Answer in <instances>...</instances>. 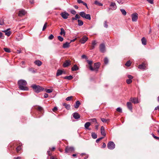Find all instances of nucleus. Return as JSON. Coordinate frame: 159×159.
Instances as JSON below:
<instances>
[{
    "mask_svg": "<svg viewBox=\"0 0 159 159\" xmlns=\"http://www.w3.org/2000/svg\"><path fill=\"white\" fill-rule=\"evenodd\" d=\"M94 4L98 6H102V4L97 1H95L94 2Z\"/></svg>",
    "mask_w": 159,
    "mask_h": 159,
    "instance_id": "33",
    "label": "nucleus"
},
{
    "mask_svg": "<svg viewBox=\"0 0 159 159\" xmlns=\"http://www.w3.org/2000/svg\"><path fill=\"white\" fill-rule=\"evenodd\" d=\"M60 15L64 19H67L69 16V14L66 12H62L61 13Z\"/></svg>",
    "mask_w": 159,
    "mask_h": 159,
    "instance_id": "6",
    "label": "nucleus"
},
{
    "mask_svg": "<svg viewBox=\"0 0 159 159\" xmlns=\"http://www.w3.org/2000/svg\"><path fill=\"white\" fill-rule=\"evenodd\" d=\"M54 38V36L51 34L48 37V39L50 40H52Z\"/></svg>",
    "mask_w": 159,
    "mask_h": 159,
    "instance_id": "49",
    "label": "nucleus"
},
{
    "mask_svg": "<svg viewBox=\"0 0 159 159\" xmlns=\"http://www.w3.org/2000/svg\"><path fill=\"white\" fill-rule=\"evenodd\" d=\"M72 98L73 97L71 96L68 97L66 98V100L67 101H70Z\"/></svg>",
    "mask_w": 159,
    "mask_h": 159,
    "instance_id": "48",
    "label": "nucleus"
},
{
    "mask_svg": "<svg viewBox=\"0 0 159 159\" xmlns=\"http://www.w3.org/2000/svg\"><path fill=\"white\" fill-rule=\"evenodd\" d=\"M73 77L72 75H69L68 76H66L64 77V78L65 79L68 80H70L73 79Z\"/></svg>",
    "mask_w": 159,
    "mask_h": 159,
    "instance_id": "26",
    "label": "nucleus"
},
{
    "mask_svg": "<svg viewBox=\"0 0 159 159\" xmlns=\"http://www.w3.org/2000/svg\"><path fill=\"white\" fill-rule=\"evenodd\" d=\"M96 44V41L95 40L93 41L92 42V45H94L95 46V45Z\"/></svg>",
    "mask_w": 159,
    "mask_h": 159,
    "instance_id": "56",
    "label": "nucleus"
},
{
    "mask_svg": "<svg viewBox=\"0 0 159 159\" xmlns=\"http://www.w3.org/2000/svg\"><path fill=\"white\" fill-rule=\"evenodd\" d=\"M9 30H10V29H8L6 30L3 31V32L5 33V35L8 36H10L11 33V32L10 31H8Z\"/></svg>",
    "mask_w": 159,
    "mask_h": 159,
    "instance_id": "17",
    "label": "nucleus"
},
{
    "mask_svg": "<svg viewBox=\"0 0 159 159\" xmlns=\"http://www.w3.org/2000/svg\"><path fill=\"white\" fill-rule=\"evenodd\" d=\"M120 11H121V13H122V14H123V15H126V12L125 10L121 9H120Z\"/></svg>",
    "mask_w": 159,
    "mask_h": 159,
    "instance_id": "41",
    "label": "nucleus"
},
{
    "mask_svg": "<svg viewBox=\"0 0 159 159\" xmlns=\"http://www.w3.org/2000/svg\"><path fill=\"white\" fill-rule=\"evenodd\" d=\"M70 12L73 15H75L76 13V11L74 10H71Z\"/></svg>",
    "mask_w": 159,
    "mask_h": 159,
    "instance_id": "52",
    "label": "nucleus"
},
{
    "mask_svg": "<svg viewBox=\"0 0 159 159\" xmlns=\"http://www.w3.org/2000/svg\"><path fill=\"white\" fill-rule=\"evenodd\" d=\"M63 106H64L67 109L69 110L70 108V105L69 104H66L65 103H63Z\"/></svg>",
    "mask_w": 159,
    "mask_h": 159,
    "instance_id": "22",
    "label": "nucleus"
},
{
    "mask_svg": "<svg viewBox=\"0 0 159 159\" xmlns=\"http://www.w3.org/2000/svg\"><path fill=\"white\" fill-rule=\"evenodd\" d=\"M87 63H88V64H89V69H90V70H94L93 68V67L92 66V64H93V61H92L90 60V61H89V60H87Z\"/></svg>",
    "mask_w": 159,
    "mask_h": 159,
    "instance_id": "13",
    "label": "nucleus"
},
{
    "mask_svg": "<svg viewBox=\"0 0 159 159\" xmlns=\"http://www.w3.org/2000/svg\"><path fill=\"white\" fill-rule=\"evenodd\" d=\"M146 65H147L145 63H143L141 64L139 66L138 68L143 70L147 69V68H146Z\"/></svg>",
    "mask_w": 159,
    "mask_h": 159,
    "instance_id": "10",
    "label": "nucleus"
},
{
    "mask_svg": "<svg viewBox=\"0 0 159 159\" xmlns=\"http://www.w3.org/2000/svg\"><path fill=\"white\" fill-rule=\"evenodd\" d=\"M77 2L79 3H83V2L82 0H77Z\"/></svg>",
    "mask_w": 159,
    "mask_h": 159,
    "instance_id": "60",
    "label": "nucleus"
},
{
    "mask_svg": "<svg viewBox=\"0 0 159 159\" xmlns=\"http://www.w3.org/2000/svg\"><path fill=\"white\" fill-rule=\"evenodd\" d=\"M18 84L19 89L23 90H28L29 89L28 87L25 86L27 84L26 81L23 80H20L18 81Z\"/></svg>",
    "mask_w": 159,
    "mask_h": 159,
    "instance_id": "1",
    "label": "nucleus"
},
{
    "mask_svg": "<svg viewBox=\"0 0 159 159\" xmlns=\"http://www.w3.org/2000/svg\"><path fill=\"white\" fill-rule=\"evenodd\" d=\"M21 157H14L13 159H21Z\"/></svg>",
    "mask_w": 159,
    "mask_h": 159,
    "instance_id": "61",
    "label": "nucleus"
},
{
    "mask_svg": "<svg viewBox=\"0 0 159 159\" xmlns=\"http://www.w3.org/2000/svg\"><path fill=\"white\" fill-rule=\"evenodd\" d=\"M128 77L129 78V79H132L133 78V77L132 76L130 75H128Z\"/></svg>",
    "mask_w": 159,
    "mask_h": 159,
    "instance_id": "55",
    "label": "nucleus"
},
{
    "mask_svg": "<svg viewBox=\"0 0 159 159\" xmlns=\"http://www.w3.org/2000/svg\"><path fill=\"white\" fill-rule=\"evenodd\" d=\"M90 123L89 122L86 123L84 125V127L87 129H89V127L90 125Z\"/></svg>",
    "mask_w": 159,
    "mask_h": 159,
    "instance_id": "23",
    "label": "nucleus"
},
{
    "mask_svg": "<svg viewBox=\"0 0 159 159\" xmlns=\"http://www.w3.org/2000/svg\"><path fill=\"white\" fill-rule=\"evenodd\" d=\"M31 87L34 89V92L37 93H39L44 90V89L43 87L36 84L32 85Z\"/></svg>",
    "mask_w": 159,
    "mask_h": 159,
    "instance_id": "2",
    "label": "nucleus"
},
{
    "mask_svg": "<svg viewBox=\"0 0 159 159\" xmlns=\"http://www.w3.org/2000/svg\"><path fill=\"white\" fill-rule=\"evenodd\" d=\"M106 147V144L103 143V144H102V148H105Z\"/></svg>",
    "mask_w": 159,
    "mask_h": 159,
    "instance_id": "62",
    "label": "nucleus"
},
{
    "mask_svg": "<svg viewBox=\"0 0 159 159\" xmlns=\"http://www.w3.org/2000/svg\"><path fill=\"white\" fill-rule=\"evenodd\" d=\"M110 6L111 7H113V9H116L117 8L116 3L114 2H111Z\"/></svg>",
    "mask_w": 159,
    "mask_h": 159,
    "instance_id": "24",
    "label": "nucleus"
},
{
    "mask_svg": "<svg viewBox=\"0 0 159 159\" xmlns=\"http://www.w3.org/2000/svg\"><path fill=\"white\" fill-rule=\"evenodd\" d=\"M71 64V61L70 60H66L64 62L63 66L64 67L68 66Z\"/></svg>",
    "mask_w": 159,
    "mask_h": 159,
    "instance_id": "5",
    "label": "nucleus"
},
{
    "mask_svg": "<svg viewBox=\"0 0 159 159\" xmlns=\"http://www.w3.org/2000/svg\"><path fill=\"white\" fill-rule=\"evenodd\" d=\"M75 17L76 19H79L80 18V16L78 15V14H76L75 16Z\"/></svg>",
    "mask_w": 159,
    "mask_h": 159,
    "instance_id": "53",
    "label": "nucleus"
},
{
    "mask_svg": "<svg viewBox=\"0 0 159 159\" xmlns=\"http://www.w3.org/2000/svg\"><path fill=\"white\" fill-rule=\"evenodd\" d=\"M91 136L92 138L93 139H96L97 137V135L95 133H92L91 134Z\"/></svg>",
    "mask_w": 159,
    "mask_h": 159,
    "instance_id": "29",
    "label": "nucleus"
},
{
    "mask_svg": "<svg viewBox=\"0 0 159 159\" xmlns=\"http://www.w3.org/2000/svg\"><path fill=\"white\" fill-rule=\"evenodd\" d=\"M75 151L74 148L73 147L67 146L65 149V152L67 153H70Z\"/></svg>",
    "mask_w": 159,
    "mask_h": 159,
    "instance_id": "4",
    "label": "nucleus"
},
{
    "mask_svg": "<svg viewBox=\"0 0 159 159\" xmlns=\"http://www.w3.org/2000/svg\"><path fill=\"white\" fill-rule=\"evenodd\" d=\"M79 68L77 65L75 64L71 68V70H78Z\"/></svg>",
    "mask_w": 159,
    "mask_h": 159,
    "instance_id": "37",
    "label": "nucleus"
},
{
    "mask_svg": "<svg viewBox=\"0 0 159 159\" xmlns=\"http://www.w3.org/2000/svg\"><path fill=\"white\" fill-rule=\"evenodd\" d=\"M107 21H105L104 22V26L106 28H107L108 27V25H107Z\"/></svg>",
    "mask_w": 159,
    "mask_h": 159,
    "instance_id": "47",
    "label": "nucleus"
},
{
    "mask_svg": "<svg viewBox=\"0 0 159 159\" xmlns=\"http://www.w3.org/2000/svg\"><path fill=\"white\" fill-rule=\"evenodd\" d=\"M21 149V146H19L17 147L16 148V150L17 152H19V151Z\"/></svg>",
    "mask_w": 159,
    "mask_h": 159,
    "instance_id": "46",
    "label": "nucleus"
},
{
    "mask_svg": "<svg viewBox=\"0 0 159 159\" xmlns=\"http://www.w3.org/2000/svg\"><path fill=\"white\" fill-rule=\"evenodd\" d=\"M4 36H3L2 33L0 32V38L2 39L4 38Z\"/></svg>",
    "mask_w": 159,
    "mask_h": 159,
    "instance_id": "54",
    "label": "nucleus"
},
{
    "mask_svg": "<svg viewBox=\"0 0 159 159\" xmlns=\"http://www.w3.org/2000/svg\"><path fill=\"white\" fill-rule=\"evenodd\" d=\"M73 117L75 119H78L80 117V116L77 112H75L73 114Z\"/></svg>",
    "mask_w": 159,
    "mask_h": 159,
    "instance_id": "14",
    "label": "nucleus"
},
{
    "mask_svg": "<svg viewBox=\"0 0 159 159\" xmlns=\"http://www.w3.org/2000/svg\"><path fill=\"white\" fill-rule=\"evenodd\" d=\"M57 39L61 42H62L63 40V38L60 36H58Z\"/></svg>",
    "mask_w": 159,
    "mask_h": 159,
    "instance_id": "39",
    "label": "nucleus"
},
{
    "mask_svg": "<svg viewBox=\"0 0 159 159\" xmlns=\"http://www.w3.org/2000/svg\"><path fill=\"white\" fill-rule=\"evenodd\" d=\"M38 109L39 111H41L43 109V108L42 107H39L38 108Z\"/></svg>",
    "mask_w": 159,
    "mask_h": 159,
    "instance_id": "63",
    "label": "nucleus"
},
{
    "mask_svg": "<svg viewBox=\"0 0 159 159\" xmlns=\"http://www.w3.org/2000/svg\"><path fill=\"white\" fill-rule=\"evenodd\" d=\"M88 38L86 36H84L80 40V42L82 43H84L88 40Z\"/></svg>",
    "mask_w": 159,
    "mask_h": 159,
    "instance_id": "9",
    "label": "nucleus"
},
{
    "mask_svg": "<svg viewBox=\"0 0 159 159\" xmlns=\"http://www.w3.org/2000/svg\"><path fill=\"white\" fill-rule=\"evenodd\" d=\"M129 101L132 102L134 104H137L139 103L138 99L136 98H131L129 99Z\"/></svg>",
    "mask_w": 159,
    "mask_h": 159,
    "instance_id": "11",
    "label": "nucleus"
},
{
    "mask_svg": "<svg viewBox=\"0 0 159 159\" xmlns=\"http://www.w3.org/2000/svg\"><path fill=\"white\" fill-rule=\"evenodd\" d=\"M107 147L108 149L112 150L115 148V145L113 142L110 141L107 144Z\"/></svg>",
    "mask_w": 159,
    "mask_h": 159,
    "instance_id": "3",
    "label": "nucleus"
},
{
    "mask_svg": "<svg viewBox=\"0 0 159 159\" xmlns=\"http://www.w3.org/2000/svg\"><path fill=\"white\" fill-rule=\"evenodd\" d=\"M25 14V12L24 10H22L20 11L18 13V16H22Z\"/></svg>",
    "mask_w": 159,
    "mask_h": 159,
    "instance_id": "15",
    "label": "nucleus"
},
{
    "mask_svg": "<svg viewBox=\"0 0 159 159\" xmlns=\"http://www.w3.org/2000/svg\"><path fill=\"white\" fill-rule=\"evenodd\" d=\"M101 120H102V122H103L104 123H106L108 121H109V119L107 120L104 118H101Z\"/></svg>",
    "mask_w": 159,
    "mask_h": 159,
    "instance_id": "38",
    "label": "nucleus"
},
{
    "mask_svg": "<svg viewBox=\"0 0 159 159\" xmlns=\"http://www.w3.org/2000/svg\"><path fill=\"white\" fill-rule=\"evenodd\" d=\"M47 22H46L43 26V31H44L45 30V29H46L47 27Z\"/></svg>",
    "mask_w": 159,
    "mask_h": 159,
    "instance_id": "45",
    "label": "nucleus"
},
{
    "mask_svg": "<svg viewBox=\"0 0 159 159\" xmlns=\"http://www.w3.org/2000/svg\"><path fill=\"white\" fill-rule=\"evenodd\" d=\"M138 14L137 13H135L134 14H133L132 15V20L133 21H137L138 18Z\"/></svg>",
    "mask_w": 159,
    "mask_h": 159,
    "instance_id": "8",
    "label": "nucleus"
},
{
    "mask_svg": "<svg viewBox=\"0 0 159 159\" xmlns=\"http://www.w3.org/2000/svg\"><path fill=\"white\" fill-rule=\"evenodd\" d=\"M63 73L62 70H57L56 73V76H59L61 75Z\"/></svg>",
    "mask_w": 159,
    "mask_h": 159,
    "instance_id": "28",
    "label": "nucleus"
},
{
    "mask_svg": "<svg viewBox=\"0 0 159 159\" xmlns=\"http://www.w3.org/2000/svg\"><path fill=\"white\" fill-rule=\"evenodd\" d=\"M100 51L102 53H104L105 51V47L104 44H101L99 46Z\"/></svg>",
    "mask_w": 159,
    "mask_h": 159,
    "instance_id": "7",
    "label": "nucleus"
},
{
    "mask_svg": "<svg viewBox=\"0 0 159 159\" xmlns=\"http://www.w3.org/2000/svg\"><path fill=\"white\" fill-rule=\"evenodd\" d=\"M46 92L48 93H50L52 92V89H46Z\"/></svg>",
    "mask_w": 159,
    "mask_h": 159,
    "instance_id": "42",
    "label": "nucleus"
},
{
    "mask_svg": "<svg viewBox=\"0 0 159 159\" xmlns=\"http://www.w3.org/2000/svg\"><path fill=\"white\" fill-rule=\"evenodd\" d=\"M4 24V22L3 20H0V25H2Z\"/></svg>",
    "mask_w": 159,
    "mask_h": 159,
    "instance_id": "57",
    "label": "nucleus"
},
{
    "mask_svg": "<svg viewBox=\"0 0 159 159\" xmlns=\"http://www.w3.org/2000/svg\"><path fill=\"white\" fill-rule=\"evenodd\" d=\"M48 94L47 93H45L44 95V97L45 98H48Z\"/></svg>",
    "mask_w": 159,
    "mask_h": 159,
    "instance_id": "58",
    "label": "nucleus"
},
{
    "mask_svg": "<svg viewBox=\"0 0 159 159\" xmlns=\"http://www.w3.org/2000/svg\"><path fill=\"white\" fill-rule=\"evenodd\" d=\"M4 51L7 52H11L10 49L7 48H4Z\"/></svg>",
    "mask_w": 159,
    "mask_h": 159,
    "instance_id": "40",
    "label": "nucleus"
},
{
    "mask_svg": "<svg viewBox=\"0 0 159 159\" xmlns=\"http://www.w3.org/2000/svg\"><path fill=\"white\" fill-rule=\"evenodd\" d=\"M103 138H104V137H101L97 139L96 140V142L97 143H98Z\"/></svg>",
    "mask_w": 159,
    "mask_h": 159,
    "instance_id": "51",
    "label": "nucleus"
},
{
    "mask_svg": "<svg viewBox=\"0 0 159 159\" xmlns=\"http://www.w3.org/2000/svg\"><path fill=\"white\" fill-rule=\"evenodd\" d=\"M47 153H48V155L49 156H50L51 155H52V154L50 152V151H48V152H47Z\"/></svg>",
    "mask_w": 159,
    "mask_h": 159,
    "instance_id": "64",
    "label": "nucleus"
},
{
    "mask_svg": "<svg viewBox=\"0 0 159 159\" xmlns=\"http://www.w3.org/2000/svg\"><path fill=\"white\" fill-rule=\"evenodd\" d=\"M57 110V107H55L52 109V111H55Z\"/></svg>",
    "mask_w": 159,
    "mask_h": 159,
    "instance_id": "59",
    "label": "nucleus"
},
{
    "mask_svg": "<svg viewBox=\"0 0 159 159\" xmlns=\"http://www.w3.org/2000/svg\"><path fill=\"white\" fill-rule=\"evenodd\" d=\"M80 104V103L79 101H77L75 103V107L76 108H78Z\"/></svg>",
    "mask_w": 159,
    "mask_h": 159,
    "instance_id": "25",
    "label": "nucleus"
},
{
    "mask_svg": "<svg viewBox=\"0 0 159 159\" xmlns=\"http://www.w3.org/2000/svg\"><path fill=\"white\" fill-rule=\"evenodd\" d=\"M104 64H107L108 63L109 61V60L108 58L107 57H105V58H104Z\"/></svg>",
    "mask_w": 159,
    "mask_h": 159,
    "instance_id": "36",
    "label": "nucleus"
},
{
    "mask_svg": "<svg viewBox=\"0 0 159 159\" xmlns=\"http://www.w3.org/2000/svg\"><path fill=\"white\" fill-rule=\"evenodd\" d=\"M100 63L99 62L95 63L94 65V69H98L100 66Z\"/></svg>",
    "mask_w": 159,
    "mask_h": 159,
    "instance_id": "18",
    "label": "nucleus"
},
{
    "mask_svg": "<svg viewBox=\"0 0 159 159\" xmlns=\"http://www.w3.org/2000/svg\"><path fill=\"white\" fill-rule=\"evenodd\" d=\"M70 43L66 42L63 45V47L64 48H69L70 46Z\"/></svg>",
    "mask_w": 159,
    "mask_h": 159,
    "instance_id": "20",
    "label": "nucleus"
},
{
    "mask_svg": "<svg viewBox=\"0 0 159 159\" xmlns=\"http://www.w3.org/2000/svg\"><path fill=\"white\" fill-rule=\"evenodd\" d=\"M131 62L130 60L128 61H127L126 63L125 64V65L128 67L130 66L131 65Z\"/></svg>",
    "mask_w": 159,
    "mask_h": 159,
    "instance_id": "35",
    "label": "nucleus"
},
{
    "mask_svg": "<svg viewBox=\"0 0 159 159\" xmlns=\"http://www.w3.org/2000/svg\"><path fill=\"white\" fill-rule=\"evenodd\" d=\"M78 25L79 26H82L83 25V22L80 20H78Z\"/></svg>",
    "mask_w": 159,
    "mask_h": 159,
    "instance_id": "31",
    "label": "nucleus"
},
{
    "mask_svg": "<svg viewBox=\"0 0 159 159\" xmlns=\"http://www.w3.org/2000/svg\"><path fill=\"white\" fill-rule=\"evenodd\" d=\"M101 132L102 135L104 136H105L106 134L104 127L102 126L101 129Z\"/></svg>",
    "mask_w": 159,
    "mask_h": 159,
    "instance_id": "16",
    "label": "nucleus"
},
{
    "mask_svg": "<svg viewBox=\"0 0 159 159\" xmlns=\"http://www.w3.org/2000/svg\"><path fill=\"white\" fill-rule=\"evenodd\" d=\"M34 63L38 66H40L42 64V62L39 60H36L34 62Z\"/></svg>",
    "mask_w": 159,
    "mask_h": 159,
    "instance_id": "19",
    "label": "nucleus"
},
{
    "mask_svg": "<svg viewBox=\"0 0 159 159\" xmlns=\"http://www.w3.org/2000/svg\"><path fill=\"white\" fill-rule=\"evenodd\" d=\"M81 57L83 59H87L88 58L85 55H82L81 56Z\"/></svg>",
    "mask_w": 159,
    "mask_h": 159,
    "instance_id": "50",
    "label": "nucleus"
},
{
    "mask_svg": "<svg viewBox=\"0 0 159 159\" xmlns=\"http://www.w3.org/2000/svg\"><path fill=\"white\" fill-rule=\"evenodd\" d=\"M89 121L93 123H97L96 119L95 118L89 119Z\"/></svg>",
    "mask_w": 159,
    "mask_h": 159,
    "instance_id": "30",
    "label": "nucleus"
},
{
    "mask_svg": "<svg viewBox=\"0 0 159 159\" xmlns=\"http://www.w3.org/2000/svg\"><path fill=\"white\" fill-rule=\"evenodd\" d=\"M141 41L143 44L145 45L146 44V40L144 37H143L141 39Z\"/></svg>",
    "mask_w": 159,
    "mask_h": 159,
    "instance_id": "27",
    "label": "nucleus"
},
{
    "mask_svg": "<svg viewBox=\"0 0 159 159\" xmlns=\"http://www.w3.org/2000/svg\"><path fill=\"white\" fill-rule=\"evenodd\" d=\"M84 18H86V19H88L89 20H90L91 19L90 15L89 14H86Z\"/></svg>",
    "mask_w": 159,
    "mask_h": 159,
    "instance_id": "34",
    "label": "nucleus"
},
{
    "mask_svg": "<svg viewBox=\"0 0 159 159\" xmlns=\"http://www.w3.org/2000/svg\"><path fill=\"white\" fill-rule=\"evenodd\" d=\"M60 30L61 32H60V34L61 35H63V36H64L66 34L65 31L63 28H61Z\"/></svg>",
    "mask_w": 159,
    "mask_h": 159,
    "instance_id": "21",
    "label": "nucleus"
},
{
    "mask_svg": "<svg viewBox=\"0 0 159 159\" xmlns=\"http://www.w3.org/2000/svg\"><path fill=\"white\" fill-rule=\"evenodd\" d=\"M79 14L82 17L84 18L86 14L84 12H81Z\"/></svg>",
    "mask_w": 159,
    "mask_h": 159,
    "instance_id": "32",
    "label": "nucleus"
},
{
    "mask_svg": "<svg viewBox=\"0 0 159 159\" xmlns=\"http://www.w3.org/2000/svg\"><path fill=\"white\" fill-rule=\"evenodd\" d=\"M127 106L128 108L132 112L133 109L132 103L130 102H128L127 103Z\"/></svg>",
    "mask_w": 159,
    "mask_h": 159,
    "instance_id": "12",
    "label": "nucleus"
},
{
    "mask_svg": "<svg viewBox=\"0 0 159 159\" xmlns=\"http://www.w3.org/2000/svg\"><path fill=\"white\" fill-rule=\"evenodd\" d=\"M116 111L119 112H120V113H122V109L120 107H118L117 109H116Z\"/></svg>",
    "mask_w": 159,
    "mask_h": 159,
    "instance_id": "44",
    "label": "nucleus"
},
{
    "mask_svg": "<svg viewBox=\"0 0 159 159\" xmlns=\"http://www.w3.org/2000/svg\"><path fill=\"white\" fill-rule=\"evenodd\" d=\"M126 82L127 84H129L132 82V80L129 79H127L126 80Z\"/></svg>",
    "mask_w": 159,
    "mask_h": 159,
    "instance_id": "43",
    "label": "nucleus"
}]
</instances>
